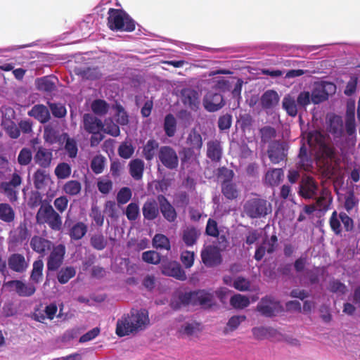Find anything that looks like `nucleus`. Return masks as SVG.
<instances>
[{
	"label": "nucleus",
	"mask_w": 360,
	"mask_h": 360,
	"mask_svg": "<svg viewBox=\"0 0 360 360\" xmlns=\"http://www.w3.org/2000/svg\"><path fill=\"white\" fill-rule=\"evenodd\" d=\"M149 323L146 310H132L117 320L115 332L119 337H124L144 330Z\"/></svg>",
	"instance_id": "nucleus-1"
},
{
	"label": "nucleus",
	"mask_w": 360,
	"mask_h": 360,
	"mask_svg": "<svg viewBox=\"0 0 360 360\" xmlns=\"http://www.w3.org/2000/svg\"><path fill=\"white\" fill-rule=\"evenodd\" d=\"M108 15L107 25L110 30L132 32L135 30V21L124 10L110 8Z\"/></svg>",
	"instance_id": "nucleus-2"
},
{
	"label": "nucleus",
	"mask_w": 360,
	"mask_h": 360,
	"mask_svg": "<svg viewBox=\"0 0 360 360\" xmlns=\"http://www.w3.org/2000/svg\"><path fill=\"white\" fill-rule=\"evenodd\" d=\"M36 221L39 224H47L54 231L62 229V217L49 202L41 205L36 214Z\"/></svg>",
	"instance_id": "nucleus-3"
},
{
	"label": "nucleus",
	"mask_w": 360,
	"mask_h": 360,
	"mask_svg": "<svg viewBox=\"0 0 360 360\" xmlns=\"http://www.w3.org/2000/svg\"><path fill=\"white\" fill-rule=\"evenodd\" d=\"M310 147L317 148L318 155L323 159L332 160L335 156L334 148L326 142V136L317 130L310 131L307 136Z\"/></svg>",
	"instance_id": "nucleus-4"
},
{
	"label": "nucleus",
	"mask_w": 360,
	"mask_h": 360,
	"mask_svg": "<svg viewBox=\"0 0 360 360\" xmlns=\"http://www.w3.org/2000/svg\"><path fill=\"white\" fill-rule=\"evenodd\" d=\"M243 212L250 219L265 217L271 212V205L258 195L247 200L243 205Z\"/></svg>",
	"instance_id": "nucleus-5"
},
{
	"label": "nucleus",
	"mask_w": 360,
	"mask_h": 360,
	"mask_svg": "<svg viewBox=\"0 0 360 360\" xmlns=\"http://www.w3.org/2000/svg\"><path fill=\"white\" fill-rule=\"evenodd\" d=\"M257 310L265 317H273L284 311V308L274 297L266 295L257 304Z\"/></svg>",
	"instance_id": "nucleus-6"
},
{
	"label": "nucleus",
	"mask_w": 360,
	"mask_h": 360,
	"mask_svg": "<svg viewBox=\"0 0 360 360\" xmlns=\"http://www.w3.org/2000/svg\"><path fill=\"white\" fill-rule=\"evenodd\" d=\"M189 304L192 306H200L202 309H210L214 304V295L205 290H197L188 292Z\"/></svg>",
	"instance_id": "nucleus-7"
},
{
	"label": "nucleus",
	"mask_w": 360,
	"mask_h": 360,
	"mask_svg": "<svg viewBox=\"0 0 360 360\" xmlns=\"http://www.w3.org/2000/svg\"><path fill=\"white\" fill-rule=\"evenodd\" d=\"M47 257L46 268L48 271L53 272L58 271L62 266L66 253V248L65 245L58 244L53 245Z\"/></svg>",
	"instance_id": "nucleus-8"
},
{
	"label": "nucleus",
	"mask_w": 360,
	"mask_h": 360,
	"mask_svg": "<svg viewBox=\"0 0 360 360\" xmlns=\"http://www.w3.org/2000/svg\"><path fill=\"white\" fill-rule=\"evenodd\" d=\"M288 144L285 141H274L270 143L267 150L269 160L274 164L285 160L288 156Z\"/></svg>",
	"instance_id": "nucleus-9"
},
{
	"label": "nucleus",
	"mask_w": 360,
	"mask_h": 360,
	"mask_svg": "<svg viewBox=\"0 0 360 360\" xmlns=\"http://www.w3.org/2000/svg\"><path fill=\"white\" fill-rule=\"evenodd\" d=\"M336 86L328 82H322L314 87L311 94V102L314 104H319L328 98L330 94L335 93Z\"/></svg>",
	"instance_id": "nucleus-10"
},
{
	"label": "nucleus",
	"mask_w": 360,
	"mask_h": 360,
	"mask_svg": "<svg viewBox=\"0 0 360 360\" xmlns=\"http://www.w3.org/2000/svg\"><path fill=\"white\" fill-rule=\"evenodd\" d=\"M22 177L16 172H14L9 181H3L0 184L1 192L7 197L11 202L18 200V192L16 188L22 184Z\"/></svg>",
	"instance_id": "nucleus-11"
},
{
	"label": "nucleus",
	"mask_w": 360,
	"mask_h": 360,
	"mask_svg": "<svg viewBox=\"0 0 360 360\" xmlns=\"http://www.w3.org/2000/svg\"><path fill=\"white\" fill-rule=\"evenodd\" d=\"M158 157L162 165L169 169H175L179 165L176 150L171 146H163L159 148Z\"/></svg>",
	"instance_id": "nucleus-12"
},
{
	"label": "nucleus",
	"mask_w": 360,
	"mask_h": 360,
	"mask_svg": "<svg viewBox=\"0 0 360 360\" xmlns=\"http://www.w3.org/2000/svg\"><path fill=\"white\" fill-rule=\"evenodd\" d=\"M32 282H24L21 280H12L7 282H5L4 285L8 288H13V290L20 296V297H31L32 296L37 288Z\"/></svg>",
	"instance_id": "nucleus-13"
},
{
	"label": "nucleus",
	"mask_w": 360,
	"mask_h": 360,
	"mask_svg": "<svg viewBox=\"0 0 360 360\" xmlns=\"http://www.w3.org/2000/svg\"><path fill=\"white\" fill-rule=\"evenodd\" d=\"M201 259L207 267L216 266L222 262L219 249L214 245H208L201 251Z\"/></svg>",
	"instance_id": "nucleus-14"
},
{
	"label": "nucleus",
	"mask_w": 360,
	"mask_h": 360,
	"mask_svg": "<svg viewBox=\"0 0 360 360\" xmlns=\"http://www.w3.org/2000/svg\"><path fill=\"white\" fill-rule=\"evenodd\" d=\"M319 186L311 176L303 177L299 186V195L304 199H311L317 195Z\"/></svg>",
	"instance_id": "nucleus-15"
},
{
	"label": "nucleus",
	"mask_w": 360,
	"mask_h": 360,
	"mask_svg": "<svg viewBox=\"0 0 360 360\" xmlns=\"http://www.w3.org/2000/svg\"><path fill=\"white\" fill-rule=\"evenodd\" d=\"M161 272L163 275L174 277L180 281H185L186 275L180 264L176 261H162Z\"/></svg>",
	"instance_id": "nucleus-16"
},
{
	"label": "nucleus",
	"mask_w": 360,
	"mask_h": 360,
	"mask_svg": "<svg viewBox=\"0 0 360 360\" xmlns=\"http://www.w3.org/2000/svg\"><path fill=\"white\" fill-rule=\"evenodd\" d=\"M181 101L184 105L192 110L196 111L200 106V94L192 88H184L181 91Z\"/></svg>",
	"instance_id": "nucleus-17"
},
{
	"label": "nucleus",
	"mask_w": 360,
	"mask_h": 360,
	"mask_svg": "<svg viewBox=\"0 0 360 360\" xmlns=\"http://www.w3.org/2000/svg\"><path fill=\"white\" fill-rule=\"evenodd\" d=\"M30 245L34 252L44 256L54 245L50 240L43 236H34L30 239Z\"/></svg>",
	"instance_id": "nucleus-18"
},
{
	"label": "nucleus",
	"mask_w": 360,
	"mask_h": 360,
	"mask_svg": "<svg viewBox=\"0 0 360 360\" xmlns=\"http://www.w3.org/2000/svg\"><path fill=\"white\" fill-rule=\"evenodd\" d=\"M157 199L160 205V212L165 219L169 223L174 222L177 218V213L175 208L165 195H158Z\"/></svg>",
	"instance_id": "nucleus-19"
},
{
	"label": "nucleus",
	"mask_w": 360,
	"mask_h": 360,
	"mask_svg": "<svg viewBox=\"0 0 360 360\" xmlns=\"http://www.w3.org/2000/svg\"><path fill=\"white\" fill-rule=\"evenodd\" d=\"M225 105L223 96L218 93L209 92L203 99V105L208 112H215Z\"/></svg>",
	"instance_id": "nucleus-20"
},
{
	"label": "nucleus",
	"mask_w": 360,
	"mask_h": 360,
	"mask_svg": "<svg viewBox=\"0 0 360 360\" xmlns=\"http://www.w3.org/2000/svg\"><path fill=\"white\" fill-rule=\"evenodd\" d=\"M8 266L11 271L22 274L27 270L29 264L22 254L13 253L8 258Z\"/></svg>",
	"instance_id": "nucleus-21"
},
{
	"label": "nucleus",
	"mask_w": 360,
	"mask_h": 360,
	"mask_svg": "<svg viewBox=\"0 0 360 360\" xmlns=\"http://www.w3.org/2000/svg\"><path fill=\"white\" fill-rule=\"evenodd\" d=\"M158 203V200L154 198H148L143 203L142 213L145 219L153 221L159 216L160 210Z\"/></svg>",
	"instance_id": "nucleus-22"
},
{
	"label": "nucleus",
	"mask_w": 360,
	"mask_h": 360,
	"mask_svg": "<svg viewBox=\"0 0 360 360\" xmlns=\"http://www.w3.org/2000/svg\"><path fill=\"white\" fill-rule=\"evenodd\" d=\"M34 162L41 167L49 168L53 160L52 151L43 147H39L34 156Z\"/></svg>",
	"instance_id": "nucleus-23"
},
{
	"label": "nucleus",
	"mask_w": 360,
	"mask_h": 360,
	"mask_svg": "<svg viewBox=\"0 0 360 360\" xmlns=\"http://www.w3.org/2000/svg\"><path fill=\"white\" fill-rule=\"evenodd\" d=\"M83 122L85 131L89 134L101 131L104 127L102 121L91 114H84Z\"/></svg>",
	"instance_id": "nucleus-24"
},
{
	"label": "nucleus",
	"mask_w": 360,
	"mask_h": 360,
	"mask_svg": "<svg viewBox=\"0 0 360 360\" xmlns=\"http://www.w3.org/2000/svg\"><path fill=\"white\" fill-rule=\"evenodd\" d=\"M222 147L218 140L210 141L207 143V157L212 162H219L222 157Z\"/></svg>",
	"instance_id": "nucleus-25"
},
{
	"label": "nucleus",
	"mask_w": 360,
	"mask_h": 360,
	"mask_svg": "<svg viewBox=\"0 0 360 360\" xmlns=\"http://www.w3.org/2000/svg\"><path fill=\"white\" fill-rule=\"evenodd\" d=\"M28 115L34 117L42 124L48 122L51 118L49 109L41 104L34 105L28 112Z\"/></svg>",
	"instance_id": "nucleus-26"
},
{
	"label": "nucleus",
	"mask_w": 360,
	"mask_h": 360,
	"mask_svg": "<svg viewBox=\"0 0 360 360\" xmlns=\"http://www.w3.org/2000/svg\"><path fill=\"white\" fill-rule=\"evenodd\" d=\"M200 236V231L193 226L186 227L181 233L183 242L187 247L194 245Z\"/></svg>",
	"instance_id": "nucleus-27"
},
{
	"label": "nucleus",
	"mask_w": 360,
	"mask_h": 360,
	"mask_svg": "<svg viewBox=\"0 0 360 360\" xmlns=\"http://www.w3.org/2000/svg\"><path fill=\"white\" fill-rule=\"evenodd\" d=\"M129 172L131 176L136 181L142 179L145 169L143 160L139 158L131 160L129 162Z\"/></svg>",
	"instance_id": "nucleus-28"
},
{
	"label": "nucleus",
	"mask_w": 360,
	"mask_h": 360,
	"mask_svg": "<svg viewBox=\"0 0 360 360\" xmlns=\"http://www.w3.org/2000/svg\"><path fill=\"white\" fill-rule=\"evenodd\" d=\"M186 146L200 152L203 146V141L201 134L195 128H193L186 139Z\"/></svg>",
	"instance_id": "nucleus-29"
},
{
	"label": "nucleus",
	"mask_w": 360,
	"mask_h": 360,
	"mask_svg": "<svg viewBox=\"0 0 360 360\" xmlns=\"http://www.w3.org/2000/svg\"><path fill=\"white\" fill-rule=\"evenodd\" d=\"M280 97L274 90L266 91L261 97V105L264 109H272L279 102Z\"/></svg>",
	"instance_id": "nucleus-30"
},
{
	"label": "nucleus",
	"mask_w": 360,
	"mask_h": 360,
	"mask_svg": "<svg viewBox=\"0 0 360 360\" xmlns=\"http://www.w3.org/2000/svg\"><path fill=\"white\" fill-rule=\"evenodd\" d=\"M282 107L288 115L292 117L297 116L300 110L295 97L290 94H287L284 96L282 101Z\"/></svg>",
	"instance_id": "nucleus-31"
},
{
	"label": "nucleus",
	"mask_w": 360,
	"mask_h": 360,
	"mask_svg": "<svg viewBox=\"0 0 360 360\" xmlns=\"http://www.w3.org/2000/svg\"><path fill=\"white\" fill-rule=\"evenodd\" d=\"M44 266V262L41 258L34 261L30 276V281L34 284H39L42 281Z\"/></svg>",
	"instance_id": "nucleus-32"
},
{
	"label": "nucleus",
	"mask_w": 360,
	"mask_h": 360,
	"mask_svg": "<svg viewBox=\"0 0 360 360\" xmlns=\"http://www.w3.org/2000/svg\"><path fill=\"white\" fill-rule=\"evenodd\" d=\"M283 170L282 169H270L264 176V183L271 186H278L283 179Z\"/></svg>",
	"instance_id": "nucleus-33"
},
{
	"label": "nucleus",
	"mask_w": 360,
	"mask_h": 360,
	"mask_svg": "<svg viewBox=\"0 0 360 360\" xmlns=\"http://www.w3.org/2000/svg\"><path fill=\"white\" fill-rule=\"evenodd\" d=\"M87 231V225L82 221H78L74 224L70 229L68 235L71 240H79L86 235Z\"/></svg>",
	"instance_id": "nucleus-34"
},
{
	"label": "nucleus",
	"mask_w": 360,
	"mask_h": 360,
	"mask_svg": "<svg viewBox=\"0 0 360 360\" xmlns=\"http://www.w3.org/2000/svg\"><path fill=\"white\" fill-rule=\"evenodd\" d=\"M179 154L181 156V165H185L197 160L200 155V152L186 146L182 148L179 152Z\"/></svg>",
	"instance_id": "nucleus-35"
},
{
	"label": "nucleus",
	"mask_w": 360,
	"mask_h": 360,
	"mask_svg": "<svg viewBox=\"0 0 360 360\" xmlns=\"http://www.w3.org/2000/svg\"><path fill=\"white\" fill-rule=\"evenodd\" d=\"M328 131L330 134L340 136L343 131V122L342 117L339 115H333L329 119Z\"/></svg>",
	"instance_id": "nucleus-36"
},
{
	"label": "nucleus",
	"mask_w": 360,
	"mask_h": 360,
	"mask_svg": "<svg viewBox=\"0 0 360 360\" xmlns=\"http://www.w3.org/2000/svg\"><path fill=\"white\" fill-rule=\"evenodd\" d=\"M221 193L226 199L230 200L236 199L239 195L236 184L233 182H222Z\"/></svg>",
	"instance_id": "nucleus-37"
},
{
	"label": "nucleus",
	"mask_w": 360,
	"mask_h": 360,
	"mask_svg": "<svg viewBox=\"0 0 360 360\" xmlns=\"http://www.w3.org/2000/svg\"><path fill=\"white\" fill-rule=\"evenodd\" d=\"M36 86L38 90L51 92L56 89L55 82L51 77L45 76L36 79Z\"/></svg>",
	"instance_id": "nucleus-38"
},
{
	"label": "nucleus",
	"mask_w": 360,
	"mask_h": 360,
	"mask_svg": "<svg viewBox=\"0 0 360 360\" xmlns=\"http://www.w3.org/2000/svg\"><path fill=\"white\" fill-rule=\"evenodd\" d=\"M75 72L85 79L94 80L100 77L98 70L96 68H77L75 69Z\"/></svg>",
	"instance_id": "nucleus-39"
},
{
	"label": "nucleus",
	"mask_w": 360,
	"mask_h": 360,
	"mask_svg": "<svg viewBox=\"0 0 360 360\" xmlns=\"http://www.w3.org/2000/svg\"><path fill=\"white\" fill-rule=\"evenodd\" d=\"M333 198L330 193L327 191H323L321 195L316 198V206L321 212H326L329 210Z\"/></svg>",
	"instance_id": "nucleus-40"
},
{
	"label": "nucleus",
	"mask_w": 360,
	"mask_h": 360,
	"mask_svg": "<svg viewBox=\"0 0 360 360\" xmlns=\"http://www.w3.org/2000/svg\"><path fill=\"white\" fill-rule=\"evenodd\" d=\"M158 147L159 143L156 140L153 139H149L143 148L142 153L144 158L148 161L152 160Z\"/></svg>",
	"instance_id": "nucleus-41"
},
{
	"label": "nucleus",
	"mask_w": 360,
	"mask_h": 360,
	"mask_svg": "<svg viewBox=\"0 0 360 360\" xmlns=\"http://www.w3.org/2000/svg\"><path fill=\"white\" fill-rule=\"evenodd\" d=\"M15 212L12 207L8 203H0V219L6 223H11L14 221Z\"/></svg>",
	"instance_id": "nucleus-42"
},
{
	"label": "nucleus",
	"mask_w": 360,
	"mask_h": 360,
	"mask_svg": "<svg viewBox=\"0 0 360 360\" xmlns=\"http://www.w3.org/2000/svg\"><path fill=\"white\" fill-rule=\"evenodd\" d=\"M164 131L168 137H173L176 131V120L174 116L169 113L164 120Z\"/></svg>",
	"instance_id": "nucleus-43"
},
{
	"label": "nucleus",
	"mask_w": 360,
	"mask_h": 360,
	"mask_svg": "<svg viewBox=\"0 0 360 360\" xmlns=\"http://www.w3.org/2000/svg\"><path fill=\"white\" fill-rule=\"evenodd\" d=\"M76 274V270L72 266L61 268L57 274L58 281L60 284L67 283Z\"/></svg>",
	"instance_id": "nucleus-44"
},
{
	"label": "nucleus",
	"mask_w": 360,
	"mask_h": 360,
	"mask_svg": "<svg viewBox=\"0 0 360 360\" xmlns=\"http://www.w3.org/2000/svg\"><path fill=\"white\" fill-rule=\"evenodd\" d=\"M63 136L65 139V150L68 156L70 158H76L78 152L77 141L73 138H70L66 133H64Z\"/></svg>",
	"instance_id": "nucleus-45"
},
{
	"label": "nucleus",
	"mask_w": 360,
	"mask_h": 360,
	"mask_svg": "<svg viewBox=\"0 0 360 360\" xmlns=\"http://www.w3.org/2000/svg\"><path fill=\"white\" fill-rule=\"evenodd\" d=\"M188 297V292H180L177 296L173 297L170 302V307L174 310H178L182 307L188 306L189 299H186Z\"/></svg>",
	"instance_id": "nucleus-46"
},
{
	"label": "nucleus",
	"mask_w": 360,
	"mask_h": 360,
	"mask_svg": "<svg viewBox=\"0 0 360 360\" xmlns=\"http://www.w3.org/2000/svg\"><path fill=\"white\" fill-rule=\"evenodd\" d=\"M63 190L69 195H76L80 193L82 184L77 180H70L63 185Z\"/></svg>",
	"instance_id": "nucleus-47"
},
{
	"label": "nucleus",
	"mask_w": 360,
	"mask_h": 360,
	"mask_svg": "<svg viewBox=\"0 0 360 360\" xmlns=\"http://www.w3.org/2000/svg\"><path fill=\"white\" fill-rule=\"evenodd\" d=\"M134 150L135 148L131 142L124 141L120 145L117 149V153L122 158L129 159L133 155Z\"/></svg>",
	"instance_id": "nucleus-48"
},
{
	"label": "nucleus",
	"mask_w": 360,
	"mask_h": 360,
	"mask_svg": "<svg viewBox=\"0 0 360 360\" xmlns=\"http://www.w3.org/2000/svg\"><path fill=\"white\" fill-rule=\"evenodd\" d=\"M230 304L235 309H242L249 306L250 300L248 297L237 294L231 297Z\"/></svg>",
	"instance_id": "nucleus-49"
},
{
	"label": "nucleus",
	"mask_w": 360,
	"mask_h": 360,
	"mask_svg": "<svg viewBox=\"0 0 360 360\" xmlns=\"http://www.w3.org/2000/svg\"><path fill=\"white\" fill-rule=\"evenodd\" d=\"M153 246L158 249H165L169 250L171 248L169 238L163 234H155L153 239Z\"/></svg>",
	"instance_id": "nucleus-50"
},
{
	"label": "nucleus",
	"mask_w": 360,
	"mask_h": 360,
	"mask_svg": "<svg viewBox=\"0 0 360 360\" xmlns=\"http://www.w3.org/2000/svg\"><path fill=\"white\" fill-rule=\"evenodd\" d=\"M325 272L324 267H314L306 271V276L309 278L310 284L314 285L319 282L320 276H323Z\"/></svg>",
	"instance_id": "nucleus-51"
},
{
	"label": "nucleus",
	"mask_w": 360,
	"mask_h": 360,
	"mask_svg": "<svg viewBox=\"0 0 360 360\" xmlns=\"http://www.w3.org/2000/svg\"><path fill=\"white\" fill-rule=\"evenodd\" d=\"M71 167L66 162L59 163L55 168V175L58 179H65L71 174Z\"/></svg>",
	"instance_id": "nucleus-52"
},
{
	"label": "nucleus",
	"mask_w": 360,
	"mask_h": 360,
	"mask_svg": "<svg viewBox=\"0 0 360 360\" xmlns=\"http://www.w3.org/2000/svg\"><path fill=\"white\" fill-rule=\"evenodd\" d=\"M91 245L97 250H103L107 246L108 242L104 236L100 233L93 235L90 238Z\"/></svg>",
	"instance_id": "nucleus-53"
},
{
	"label": "nucleus",
	"mask_w": 360,
	"mask_h": 360,
	"mask_svg": "<svg viewBox=\"0 0 360 360\" xmlns=\"http://www.w3.org/2000/svg\"><path fill=\"white\" fill-rule=\"evenodd\" d=\"M105 158L102 155H97L93 158L91 162V169L94 173L98 174L103 172Z\"/></svg>",
	"instance_id": "nucleus-54"
},
{
	"label": "nucleus",
	"mask_w": 360,
	"mask_h": 360,
	"mask_svg": "<svg viewBox=\"0 0 360 360\" xmlns=\"http://www.w3.org/2000/svg\"><path fill=\"white\" fill-rule=\"evenodd\" d=\"M329 225L332 231L335 235H340L342 233L341 220L339 218V214L336 210H334L329 219Z\"/></svg>",
	"instance_id": "nucleus-55"
},
{
	"label": "nucleus",
	"mask_w": 360,
	"mask_h": 360,
	"mask_svg": "<svg viewBox=\"0 0 360 360\" xmlns=\"http://www.w3.org/2000/svg\"><path fill=\"white\" fill-rule=\"evenodd\" d=\"M92 111L98 115H104L108 112V104L104 100L96 99L91 103Z\"/></svg>",
	"instance_id": "nucleus-56"
},
{
	"label": "nucleus",
	"mask_w": 360,
	"mask_h": 360,
	"mask_svg": "<svg viewBox=\"0 0 360 360\" xmlns=\"http://www.w3.org/2000/svg\"><path fill=\"white\" fill-rule=\"evenodd\" d=\"M245 319V316H233L229 319L226 323V327L224 328V333L226 334L229 332L235 330L239 326L240 323L244 321Z\"/></svg>",
	"instance_id": "nucleus-57"
},
{
	"label": "nucleus",
	"mask_w": 360,
	"mask_h": 360,
	"mask_svg": "<svg viewBox=\"0 0 360 360\" xmlns=\"http://www.w3.org/2000/svg\"><path fill=\"white\" fill-rule=\"evenodd\" d=\"M48 179L49 174L46 171L37 169L34 174V184L35 188L37 189L42 188L45 186Z\"/></svg>",
	"instance_id": "nucleus-58"
},
{
	"label": "nucleus",
	"mask_w": 360,
	"mask_h": 360,
	"mask_svg": "<svg viewBox=\"0 0 360 360\" xmlns=\"http://www.w3.org/2000/svg\"><path fill=\"white\" fill-rule=\"evenodd\" d=\"M141 258L143 262L151 264H158L161 262L160 255L154 250L143 252Z\"/></svg>",
	"instance_id": "nucleus-59"
},
{
	"label": "nucleus",
	"mask_w": 360,
	"mask_h": 360,
	"mask_svg": "<svg viewBox=\"0 0 360 360\" xmlns=\"http://www.w3.org/2000/svg\"><path fill=\"white\" fill-rule=\"evenodd\" d=\"M44 139L46 142L53 144L59 141L58 134L51 126L48 125L44 127Z\"/></svg>",
	"instance_id": "nucleus-60"
},
{
	"label": "nucleus",
	"mask_w": 360,
	"mask_h": 360,
	"mask_svg": "<svg viewBox=\"0 0 360 360\" xmlns=\"http://www.w3.org/2000/svg\"><path fill=\"white\" fill-rule=\"evenodd\" d=\"M300 110H306L307 105L311 102V94L309 91H301L296 99Z\"/></svg>",
	"instance_id": "nucleus-61"
},
{
	"label": "nucleus",
	"mask_w": 360,
	"mask_h": 360,
	"mask_svg": "<svg viewBox=\"0 0 360 360\" xmlns=\"http://www.w3.org/2000/svg\"><path fill=\"white\" fill-rule=\"evenodd\" d=\"M132 196L131 190L129 187H123L120 189L117 194V201L119 205L127 203Z\"/></svg>",
	"instance_id": "nucleus-62"
},
{
	"label": "nucleus",
	"mask_w": 360,
	"mask_h": 360,
	"mask_svg": "<svg viewBox=\"0 0 360 360\" xmlns=\"http://www.w3.org/2000/svg\"><path fill=\"white\" fill-rule=\"evenodd\" d=\"M139 207L136 202H130L126 208L125 214L128 220L135 221L139 215Z\"/></svg>",
	"instance_id": "nucleus-63"
},
{
	"label": "nucleus",
	"mask_w": 360,
	"mask_h": 360,
	"mask_svg": "<svg viewBox=\"0 0 360 360\" xmlns=\"http://www.w3.org/2000/svg\"><path fill=\"white\" fill-rule=\"evenodd\" d=\"M89 216L94 221L96 226H102L103 225L104 215L98 206L94 205L91 207Z\"/></svg>",
	"instance_id": "nucleus-64"
}]
</instances>
